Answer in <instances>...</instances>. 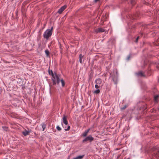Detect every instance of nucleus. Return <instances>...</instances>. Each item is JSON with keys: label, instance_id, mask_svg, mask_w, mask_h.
I'll return each instance as SVG.
<instances>
[{"label": "nucleus", "instance_id": "obj_1", "mask_svg": "<svg viewBox=\"0 0 159 159\" xmlns=\"http://www.w3.org/2000/svg\"><path fill=\"white\" fill-rule=\"evenodd\" d=\"M151 151L152 157V159H159V149L153 148L151 149Z\"/></svg>", "mask_w": 159, "mask_h": 159}, {"label": "nucleus", "instance_id": "obj_2", "mask_svg": "<svg viewBox=\"0 0 159 159\" xmlns=\"http://www.w3.org/2000/svg\"><path fill=\"white\" fill-rule=\"evenodd\" d=\"M53 27H52L50 29L47 30L44 33L43 36L44 38L48 39L51 36L52 34Z\"/></svg>", "mask_w": 159, "mask_h": 159}, {"label": "nucleus", "instance_id": "obj_3", "mask_svg": "<svg viewBox=\"0 0 159 159\" xmlns=\"http://www.w3.org/2000/svg\"><path fill=\"white\" fill-rule=\"evenodd\" d=\"M112 80L114 83L116 84L117 83L118 79V71L117 70H116L115 73H114V75L112 76Z\"/></svg>", "mask_w": 159, "mask_h": 159}, {"label": "nucleus", "instance_id": "obj_4", "mask_svg": "<svg viewBox=\"0 0 159 159\" xmlns=\"http://www.w3.org/2000/svg\"><path fill=\"white\" fill-rule=\"evenodd\" d=\"M52 79L53 80H56L57 81V84H59L60 81V75H57L56 74V73H55L54 75H53V76H52Z\"/></svg>", "mask_w": 159, "mask_h": 159}, {"label": "nucleus", "instance_id": "obj_5", "mask_svg": "<svg viewBox=\"0 0 159 159\" xmlns=\"http://www.w3.org/2000/svg\"><path fill=\"white\" fill-rule=\"evenodd\" d=\"M94 139V138L91 135H89L88 136H86L85 138L83 139L82 142L83 143L87 141L92 142Z\"/></svg>", "mask_w": 159, "mask_h": 159}, {"label": "nucleus", "instance_id": "obj_6", "mask_svg": "<svg viewBox=\"0 0 159 159\" xmlns=\"http://www.w3.org/2000/svg\"><path fill=\"white\" fill-rule=\"evenodd\" d=\"M107 30L101 27L98 28L94 30L95 32L96 33L107 32Z\"/></svg>", "mask_w": 159, "mask_h": 159}, {"label": "nucleus", "instance_id": "obj_7", "mask_svg": "<svg viewBox=\"0 0 159 159\" xmlns=\"http://www.w3.org/2000/svg\"><path fill=\"white\" fill-rule=\"evenodd\" d=\"M139 17V14L138 13L131 14V16H130V19L135 20L137 19Z\"/></svg>", "mask_w": 159, "mask_h": 159}, {"label": "nucleus", "instance_id": "obj_8", "mask_svg": "<svg viewBox=\"0 0 159 159\" xmlns=\"http://www.w3.org/2000/svg\"><path fill=\"white\" fill-rule=\"evenodd\" d=\"M63 120L61 121V125H63V123H64L65 125H68V122L67 121V118L65 115H63L62 118Z\"/></svg>", "mask_w": 159, "mask_h": 159}, {"label": "nucleus", "instance_id": "obj_9", "mask_svg": "<svg viewBox=\"0 0 159 159\" xmlns=\"http://www.w3.org/2000/svg\"><path fill=\"white\" fill-rule=\"evenodd\" d=\"M31 132V130L30 129H28L27 130L26 129H25L22 132V134L25 136L29 134Z\"/></svg>", "mask_w": 159, "mask_h": 159}, {"label": "nucleus", "instance_id": "obj_10", "mask_svg": "<svg viewBox=\"0 0 159 159\" xmlns=\"http://www.w3.org/2000/svg\"><path fill=\"white\" fill-rule=\"evenodd\" d=\"M115 42V38L114 37L111 38L108 42L109 44L111 45H113Z\"/></svg>", "mask_w": 159, "mask_h": 159}, {"label": "nucleus", "instance_id": "obj_11", "mask_svg": "<svg viewBox=\"0 0 159 159\" xmlns=\"http://www.w3.org/2000/svg\"><path fill=\"white\" fill-rule=\"evenodd\" d=\"M66 5H64L61 7L58 10L57 12L59 14H61L63 12V11L66 9Z\"/></svg>", "mask_w": 159, "mask_h": 159}, {"label": "nucleus", "instance_id": "obj_12", "mask_svg": "<svg viewBox=\"0 0 159 159\" xmlns=\"http://www.w3.org/2000/svg\"><path fill=\"white\" fill-rule=\"evenodd\" d=\"M90 130V129L89 128L87 130H85L84 132L82 134V136L84 137L87 136V135Z\"/></svg>", "mask_w": 159, "mask_h": 159}, {"label": "nucleus", "instance_id": "obj_13", "mask_svg": "<svg viewBox=\"0 0 159 159\" xmlns=\"http://www.w3.org/2000/svg\"><path fill=\"white\" fill-rule=\"evenodd\" d=\"M137 75L139 77H145V75L144 74V73L142 71H139L136 73Z\"/></svg>", "mask_w": 159, "mask_h": 159}, {"label": "nucleus", "instance_id": "obj_14", "mask_svg": "<svg viewBox=\"0 0 159 159\" xmlns=\"http://www.w3.org/2000/svg\"><path fill=\"white\" fill-rule=\"evenodd\" d=\"M95 83L96 84L100 85L102 83V80L101 79L98 78L95 80Z\"/></svg>", "mask_w": 159, "mask_h": 159}, {"label": "nucleus", "instance_id": "obj_15", "mask_svg": "<svg viewBox=\"0 0 159 159\" xmlns=\"http://www.w3.org/2000/svg\"><path fill=\"white\" fill-rule=\"evenodd\" d=\"M159 98V96L158 95H155L154 97V100L156 103L158 102V99Z\"/></svg>", "mask_w": 159, "mask_h": 159}, {"label": "nucleus", "instance_id": "obj_16", "mask_svg": "<svg viewBox=\"0 0 159 159\" xmlns=\"http://www.w3.org/2000/svg\"><path fill=\"white\" fill-rule=\"evenodd\" d=\"M63 126V127L64 128V129L65 131H68L69 130L70 128V126H69L68 125H65L64 126L62 125Z\"/></svg>", "mask_w": 159, "mask_h": 159}, {"label": "nucleus", "instance_id": "obj_17", "mask_svg": "<svg viewBox=\"0 0 159 159\" xmlns=\"http://www.w3.org/2000/svg\"><path fill=\"white\" fill-rule=\"evenodd\" d=\"M84 155L78 156L77 157L74 158L73 159H81L84 157Z\"/></svg>", "mask_w": 159, "mask_h": 159}, {"label": "nucleus", "instance_id": "obj_18", "mask_svg": "<svg viewBox=\"0 0 159 159\" xmlns=\"http://www.w3.org/2000/svg\"><path fill=\"white\" fill-rule=\"evenodd\" d=\"M83 56L81 54H80L79 55V61L80 63H82V59L83 57Z\"/></svg>", "mask_w": 159, "mask_h": 159}, {"label": "nucleus", "instance_id": "obj_19", "mask_svg": "<svg viewBox=\"0 0 159 159\" xmlns=\"http://www.w3.org/2000/svg\"><path fill=\"white\" fill-rule=\"evenodd\" d=\"M139 38V36H137L135 38L133 39V41L136 43H137L138 42V40Z\"/></svg>", "mask_w": 159, "mask_h": 159}, {"label": "nucleus", "instance_id": "obj_20", "mask_svg": "<svg viewBox=\"0 0 159 159\" xmlns=\"http://www.w3.org/2000/svg\"><path fill=\"white\" fill-rule=\"evenodd\" d=\"M60 81H61L62 86L63 87L65 86V83L64 81V80H63V79H61L60 80Z\"/></svg>", "mask_w": 159, "mask_h": 159}, {"label": "nucleus", "instance_id": "obj_21", "mask_svg": "<svg viewBox=\"0 0 159 159\" xmlns=\"http://www.w3.org/2000/svg\"><path fill=\"white\" fill-rule=\"evenodd\" d=\"M48 73L49 75H52V76H53V75H54V73H53L52 70H49L48 71Z\"/></svg>", "mask_w": 159, "mask_h": 159}, {"label": "nucleus", "instance_id": "obj_22", "mask_svg": "<svg viewBox=\"0 0 159 159\" xmlns=\"http://www.w3.org/2000/svg\"><path fill=\"white\" fill-rule=\"evenodd\" d=\"M100 91L99 89H97L94 92V93L98 94L100 93Z\"/></svg>", "mask_w": 159, "mask_h": 159}, {"label": "nucleus", "instance_id": "obj_23", "mask_svg": "<svg viewBox=\"0 0 159 159\" xmlns=\"http://www.w3.org/2000/svg\"><path fill=\"white\" fill-rule=\"evenodd\" d=\"M42 127L43 128V131H44V130L45 129L46 127V126L44 124H41Z\"/></svg>", "mask_w": 159, "mask_h": 159}, {"label": "nucleus", "instance_id": "obj_24", "mask_svg": "<svg viewBox=\"0 0 159 159\" xmlns=\"http://www.w3.org/2000/svg\"><path fill=\"white\" fill-rule=\"evenodd\" d=\"M45 53L46 54L47 56V57L48 56L49 54V51L48 50H45Z\"/></svg>", "mask_w": 159, "mask_h": 159}, {"label": "nucleus", "instance_id": "obj_25", "mask_svg": "<svg viewBox=\"0 0 159 159\" xmlns=\"http://www.w3.org/2000/svg\"><path fill=\"white\" fill-rule=\"evenodd\" d=\"M2 128L4 130L7 131L8 130V127L6 126H2Z\"/></svg>", "mask_w": 159, "mask_h": 159}, {"label": "nucleus", "instance_id": "obj_26", "mask_svg": "<svg viewBox=\"0 0 159 159\" xmlns=\"http://www.w3.org/2000/svg\"><path fill=\"white\" fill-rule=\"evenodd\" d=\"M56 128L59 131H60L61 129V128L59 126H57L56 127Z\"/></svg>", "mask_w": 159, "mask_h": 159}, {"label": "nucleus", "instance_id": "obj_27", "mask_svg": "<svg viewBox=\"0 0 159 159\" xmlns=\"http://www.w3.org/2000/svg\"><path fill=\"white\" fill-rule=\"evenodd\" d=\"M126 107H127V106L126 105H125L123 107H121L120 108V109H121V110H123L125 109Z\"/></svg>", "mask_w": 159, "mask_h": 159}, {"label": "nucleus", "instance_id": "obj_28", "mask_svg": "<svg viewBox=\"0 0 159 159\" xmlns=\"http://www.w3.org/2000/svg\"><path fill=\"white\" fill-rule=\"evenodd\" d=\"M99 85L96 84L95 85V87L96 89H98L99 88L100 86L98 85Z\"/></svg>", "mask_w": 159, "mask_h": 159}, {"label": "nucleus", "instance_id": "obj_29", "mask_svg": "<svg viewBox=\"0 0 159 159\" xmlns=\"http://www.w3.org/2000/svg\"><path fill=\"white\" fill-rule=\"evenodd\" d=\"M52 80L53 82V84L54 85H55L56 84V83H57V81L56 80H54L53 79H52Z\"/></svg>", "mask_w": 159, "mask_h": 159}, {"label": "nucleus", "instance_id": "obj_30", "mask_svg": "<svg viewBox=\"0 0 159 159\" xmlns=\"http://www.w3.org/2000/svg\"><path fill=\"white\" fill-rule=\"evenodd\" d=\"M134 28H135V26H133V27H132V28H131L132 29H133V31H131V32H133V33L134 32L133 30L134 29Z\"/></svg>", "mask_w": 159, "mask_h": 159}, {"label": "nucleus", "instance_id": "obj_31", "mask_svg": "<svg viewBox=\"0 0 159 159\" xmlns=\"http://www.w3.org/2000/svg\"><path fill=\"white\" fill-rule=\"evenodd\" d=\"M127 60H129V56H128L127 57Z\"/></svg>", "mask_w": 159, "mask_h": 159}, {"label": "nucleus", "instance_id": "obj_32", "mask_svg": "<svg viewBox=\"0 0 159 159\" xmlns=\"http://www.w3.org/2000/svg\"><path fill=\"white\" fill-rule=\"evenodd\" d=\"M157 68L159 70V66H156Z\"/></svg>", "mask_w": 159, "mask_h": 159}, {"label": "nucleus", "instance_id": "obj_33", "mask_svg": "<svg viewBox=\"0 0 159 159\" xmlns=\"http://www.w3.org/2000/svg\"><path fill=\"white\" fill-rule=\"evenodd\" d=\"M98 0H95V2H97L98 1Z\"/></svg>", "mask_w": 159, "mask_h": 159}]
</instances>
